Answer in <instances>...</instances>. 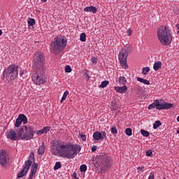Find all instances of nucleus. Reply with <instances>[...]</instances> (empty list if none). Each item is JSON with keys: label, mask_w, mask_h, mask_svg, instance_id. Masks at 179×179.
<instances>
[{"label": "nucleus", "mask_w": 179, "mask_h": 179, "mask_svg": "<svg viewBox=\"0 0 179 179\" xmlns=\"http://www.w3.org/2000/svg\"><path fill=\"white\" fill-rule=\"evenodd\" d=\"M176 27L178 29V30H179V24H177L176 25Z\"/></svg>", "instance_id": "3c124183"}, {"label": "nucleus", "mask_w": 179, "mask_h": 179, "mask_svg": "<svg viewBox=\"0 0 179 179\" xmlns=\"http://www.w3.org/2000/svg\"><path fill=\"white\" fill-rule=\"evenodd\" d=\"M162 62H157L154 64V70L155 71H159V69H162Z\"/></svg>", "instance_id": "f3484780"}, {"label": "nucleus", "mask_w": 179, "mask_h": 179, "mask_svg": "<svg viewBox=\"0 0 179 179\" xmlns=\"http://www.w3.org/2000/svg\"><path fill=\"white\" fill-rule=\"evenodd\" d=\"M23 71H20V76H22V75H23Z\"/></svg>", "instance_id": "603ef678"}, {"label": "nucleus", "mask_w": 179, "mask_h": 179, "mask_svg": "<svg viewBox=\"0 0 179 179\" xmlns=\"http://www.w3.org/2000/svg\"><path fill=\"white\" fill-rule=\"evenodd\" d=\"M36 173L37 172H36V171L31 169L28 179H33V177H34L36 176Z\"/></svg>", "instance_id": "c85d7f7f"}, {"label": "nucleus", "mask_w": 179, "mask_h": 179, "mask_svg": "<svg viewBox=\"0 0 179 179\" xmlns=\"http://www.w3.org/2000/svg\"><path fill=\"white\" fill-rule=\"evenodd\" d=\"M127 34L128 36H131L132 34V30L131 29L127 30Z\"/></svg>", "instance_id": "a18cd8bd"}, {"label": "nucleus", "mask_w": 179, "mask_h": 179, "mask_svg": "<svg viewBox=\"0 0 179 179\" xmlns=\"http://www.w3.org/2000/svg\"><path fill=\"white\" fill-rule=\"evenodd\" d=\"M91 61L92 64H97V59L96 57H92Z\"/></svg>", "instance_id": "58836bf2"}, {"label": "nucleus", "mask_w": 179, "mask_h": 179, "mask_svg": "<svg viewBox=\"0 0 179 179\" xmlns=\"http://www.w3.org/2000/svg\"><path fill=\"white\" fill-rule=\"evenodd\" d=\"M50 129H51V127L47 126V127H45L42 129V131L43 132V134H47V132H48V131H50Z\"/></svg>", "instance_id": "72a5a7b5"}, {"label": "nucleus", "mask_w": 179, "mask_h": 179, "mask_svg": "<svg viewBox=\"0 0 179 179\" xmlns=\"http://www.w3.org/2000/svg\"><path fill=\"white\" fill-rule=\"evenodd\" d=\"M6 136L7 139H10V141H16L17 139H19V136L13 129L7 131L6 133Z\"/></svg>", "instance_id": "f8f14e48"}, {"label": "nucleus", "mask_w": 179, "mask_h": 179, "mask_svg": "<svg viewBox=\"0 0 179 179\" xmlns=\"http://www.w3.org/2000/svg\"><path fill=\"white\" fill-rule=\"evenodd\" d=\"M100 161H101V171H106V170H108L110 167H111V158H110L107 155H102L100 157Z\"/></svg>", "instance_id": "9d476101"}, {"label": "nucleus", "mask_w": 179, "mask_h": 179, "mask_svg": "<svg viewBox=\"0 0 179 179\" xmlns=\"http://www.w3.org/2000/svg\"><path fill=\"white\" fill-rule=\"evenodd\" d=\"M66 39L55 38L53 42V52L55 54H58L59 51H62V50H64L65 47H66Z\"/></svg>", "instance_id": "0eeeda50"}, {"label": "nucleus", "mask_w": 179, "mask_h": 179, "mask_svg": "<svg viewBox=\"0 0 179 179\" xmlns=\"http://www.w3.org/2000/svg\"><path fill=\"white\" fill-rule=\"evenodd\" d=\"M148 179H155V173L151 172Z\"/></svg>", "instance_id": "ea45409f"}, {"label": "nucleus", "mask_w": 179, "mask_h": 179, "mask_svg": "<svg viewBox=\"0 0 179 179\" xmlns=\"http://www.w3.org/2000/svg\"><path fill=\"white\" fill-rule=\"evenodd\" d=\"M31 160H36V158H34V152H31L29 158L25 162L23 169L17 173V178H22V177H24V176L27 174V171H29L30 166H31V163H33Z\"/></svg>", "instance_id": "423d86ee"}, {"label": "nucleus", "mask_w": 179, "mask_h": 179, "mask_svg": "<svg viewBox=\"0 0 179 179\" xmlns=\"http://www.w3.org/2000/svg\"><path fill=\"white\" fill-rule=\"evenodd\" d=\"M22 119L20 118V115L18 116V117L15 120V127L16 128H19V127H20V125H22Z\"/></svg>", "instance_id": "a211bd4d"}, {"label": "nucleus", "mask_w": 179, "mask_h": 179, "mask_svg": "<svg viewBox=\"0 0 179 179\" xmlns=\"http://www.w3.org/2000/svg\"><path fill=\"white\" fill-rule=\"evenodd\" d=\"M128 54H131V48L127 46H124L119 53V61L124 69H127L128 68V64H127Z\"/></svg>", "instance_id": "39448f33"}, {"label": "nucleus", "mask_w": 179, "mask_h": 179, "mask_svg": "<svg viewBox=\"0 0 179 179\" xmlns=\"http://www.w3.org/2000/svg\"><path fill=\"white\" fill-rule=\"evenodd\" d=\"M177 134H179V128H178V130H177Z\"/></svg>", "instance_id": "4d7b16f0"}, {"label": "nucleus", "mask_w": 179, "mask_h": 179, "mask_svg": "<svg viewBox=\"0 0 179 179\" xmlns=\"http://www.w3.org/2000/svg\"><path fill=\"white\" fill-rule=\"evenodd\" d=\"M29 28L33 30V29H34V27L33 25L32 26H29Z\"/></svg>", "instance_id": "09e8293b"}, {"label": "nucleus", "mask_w": 179, "mask_h": 179, "mask_svg": "<svg viewBox=\"0 0 179 179\" xmlns=\"http://www.w3.org/2000/svg\"><path fill=\"white\" fill-rule=\"evenodd\" d=\"M177 121L179 122V116L177 117Z\"/></svg>", "instance_id": "6e6d98bb"}, {"label": "nucleus", "mask_w": 179, "mask_h": 179, "mask_svg": "<svg viewBox=\"0 0 179 179\" xmlns=\"http://www.w3.org/2000/svg\"><path fill=\"white\" fill-rule=\"evenodd\" d=\"M52 153L56 155L59 153L62 157L66 159H73L79 152H80V145H61L58 141L53 143L51 145Z\"/></svg>", "instance_id": "f03ea898"}, {"label": "nucleus", "mask_w": 179, "mask_h": 179, "mask_svg": "<svg viewBox=\"0 0 179 179\" xmlns=\"http://www.w3.org/2000/svg\"><path fill=\"white\" fill-rule=\"evenodd\" d=\"M161 125H162V122H160L159 120H157L153 124V129H157V128H159V127H160Z\"/></svg>", "instance_id": "b1692460"}, {"label": "nucleus", "mask_w": 179, "mask_h": 179, "mask_svg": "<svg viewBox=\"0 0 179 179\" xmlns=\"http://www.w3.org/2000/svg\"><path fill=\"white\" fill-rule=\"evenodd\" d=\"M109 82L108 80H104L101 83L99 87H101L102 89H104V87H107V85H108Z\"/></svg>", "instance_id": "bb28decb"}, {"label": "nucleus", "mask_w": 179, "mask_h": 179, "mask_svg": "<svg viewBox=\"0 0 179 179\" xmlns=\"http://www.w3.org/2000/svg\"><path fill=\"white\" fill-rule=\"evenodd\" d=\"M38 167V164L34 163V164L32 166L31 170H34V171L37 172V169Z\"/></svg>", "instance_id": "c9c22d12"}, {"label": "nucleus", "mask_w": 179, "mask_h": 179, "mask_svg": "<svg viewBox=\"0 0 179 179\" xmlns=\"http://www.w3.org/2000/svg\"><path fill=\"white\" fill-rule=\"evenodd\" d=\"M42 2H47V0H41Z\"/></svg>", "instance_id": "5fc2aeb1"}, {"label": "nucleus", "mask_w": 179, "mask_h": 179, "mask_svg": "<svg viewBox=\"0 0 179 179\" xmlns=\"http://www.w3.org/2000/svg\"><path fill=\"white\" fill-rule=\"evenodd\" d=\"M96 150H97V147L96 145H94L92 148V152H96Z\"/></svg>", "instance_id": "49530a36"}, {"label": "nucleus", "mask_w": 179, "mask_h": 179, "mask_svg": "<svg viewBox=\"0 0 179 179\" xmlns=\"http://www.w3.org/2000/svg\"><path fill=\"white\" fill-rule=\"evenodd\" d=\"M88 72H89V71H88L87 70H85V75H86V76H87Z\"/></svg>", "instance_id": "8fccbe9b"}, {"label": "nucleus", "mask_w": 179, "mask_h": 179, "mask_svg": "<svg viewBox=\"0 0 179 179\" xmlns=\"http://www.w3.org/2000/svg\"><path fill=\"white\" fill-rule=\"evenodd\" d=\"M37 135H43V134H44V132L43 131V129L39 130L38 131H36Z\"/></svg>", "instance_id": "37998d69"}, {"label": "nucleus", "mask_w": 179, "mask_h": 179, "mask_svg": "<svg viewBox=\"0 0 179 179\" xmlns=\"http://www.w3.org/2000/svg\"><path fill=\"white\" fill-rule=\"evenodd\" d=\"M80 138H81L82 141H86V135L81 134Z\"/></svg>", "instance_id": "a19ab883"}, {"label": "nucleus", "mask_w": 179, "mask_h": 179, "mask_svg": "<svg viewBox=\"0 0 179 179\" xmlns=\"http://www.w3.org/2000/svg\"><path fill=\"white\" fill-rule=\"evenodd\" d=\"M150 71V69L149 67H144L142 70L143 75H148V72Z\"/></svg>", "instance_id": "7c9ffc66"}, {"label": "nucleus", "mask_w": 179, "mask_h": 179, "mask_svg": "<svg viewBox=\"0 0 179 179\" xmlns=\"http://www.w3.org/2000/svg\"><path fill=\"white\" fill-rule=\"evenodd\" d=\"M145 155L148 157L153 156V151L152 150H147Z\"/></svg>", "instance_id": "f704fd0d"}, {"label": "nucleus", "mask_w": 179, "mask_h": 179, "mask_svg": "<svg viewBox=\"0 0 179 179\" xmlns=\"http://www.w3.org/2000/svg\"><path fill=\"white\" fill-rule=\"evenodd\" d=\"M177 33H178V34H179V29H178V31H177Z\"/></svg>", "instance_id": "13d9d810"}, {"label": "nucleus", "mask_w": 179, "mask_h": 179, "mask_svg": "<svg viewBox=\"0 0 179 179\" xmlns=\"http://www.w3.org/2000/svg\"><path fill=\"white\" fill-rule=\"evenodd\" d=\"M35 134L36 131L32 127L22 126L17 131L18 138H20L22 141L33 139Z\"/></svg>", "instance_id": "20e7f679"}, {"label": "nucleus", "mask_w": 179, "mask_h": 179, "mask_svg": "<svg viewBox=\"0 0 179 179\" xmlns=\"http://www.w3.org/2000/svg\"><path fill=\"white\" fill-rule=\"evenodd\" d=\"M45 60V57L41 52L36 54V58L34 59L33 69L34 73L32 74L31 79L35 85H43L47 82L44 67H43Z\"/></svg>", "instance_id": "f257e3e1"}, {"label": "nucleus", "mask_w": 179, "mask_h": 179, "mask_svg": "<svg viewBox=\"0 0 179 179\" xmlns=\"http://www.w3.org/2000/svg\"><path fill=\"white\" fill-rule=\"evenodd\" d=\"M125 134L127 136H131L132 135V129L131 128L126 129Z\"/></svg>", "instance_id": "2f4dec72"}, {"label": "nucleus", "mask_w": 179, "mask_h": 179, "mask_svg": "<svg viewBox=\"0 0 179 179\" xmlns=\"http://www.w3.org/2000/svg\"><path fill=\"white\" fill-rule=\"evenodd\" d=\"M158 40L162 45H170L173 41V36L166 26L159 27L157 31Z\"/></svg>", "instance_id": "7ed1b4c3"}, {"label": "nucleus", "mask_w": 179, "mask_h": 179, "mask_svg": "<svg viewBox=\"0 0 179 179\" xmlns=\"http://www.w3.org/2000/svg\"><path fill=\"white\" fill-rule=\"evenodd\" d=\"M62 166H61V162H56L55 166H54V170H58V169H61Z\"/></svg>", "instance_id": "473e14b6"}, {"label": "nucleus", "mask_w": 179, "mask_h": 179, "mask_svg": "<svg viewBox=\"0 0 179 179\" xmlns=\"http://www.w3.org/2000/svg\"><path fill=\"white\" fill-rule=\"evenodd\" d=\"M86 170H87V166H86V164H83L80 166V171L81 173H85Z\"/></svg>", "instance_id": "cd10ccee"}, {"label": "nucleus", "mask_w": 179, "mask_h": 179, "mask_svg": "<svg viewBox=\"0 0 179 179\" xmlns=\"http://www.w3.org/2000/svg\"><path fill=\"white\" fill-rule=\"evenodd\" d=\"M136 79H137L138 82H141V83H143L144 85H150V81H149L146 79L142 78L141 77H137Z\"/></svg>", "instance_id": "2eb2a0df"}, {"label": "nucleus", "mask_w": 179, "mask_h": 179, "mask_svg": "<svg viewBox=\"0 0 179 179\" xmlns=\"http://www.w3.org/2000/svg\"><path fill=\"white\" fill-rule=\"evenodd\" d=\"M111 134L113 135H117L118 131L117 130V127L115 126H113L110 129Z\"/></svg>", "instance_id": "c756f323"}, {"label": "nucleus", "mask_w": 179, "mask_h": 179, "mask_svg": "<svg viewBox=\"0 0 179 179\" xmlns=\"http://www.w3.org/2000/svg\"><path fill=\"white\" fill-rule=\"evenodd\" d=\"M80 41H83V43H84L85 41H86V33L83 32L80 34Z\"/></svg>", "instance_id": "a878e982"}, {"label": "nucleus", "mask_w": 179, "mask_h": 179, "mask_svg": "<svg viewBox=\"0 0 179 179\" xmlns=\"http://www.w3.org/2000/svg\"><path fill=\"white\" fill-rule=\"evenodd\" d=\"M119 83L120 85H125L127 83V78L124 76H121L119 78Z\"/></svg>", "instance_id": "412c9836"}, {"label": "nucleus", "mask_w": 179, "mask_h": 179, "mask_svg": "<svg viewBox=\"0 0 179 179\" xmlns=\"http://www.w3.org/2000/svg\"><path fill=\"white\" fill-rule=\"evenodd\" d=\"M101 134V139H105L106 136H107V133H106V131H102Z\"/></svg>", "instance_id": "4c0bfd02"}, {"label": "nucleus", "mask_w": 179, "mask_h": 179, "mask_svg": "<svg viewBox=\"0 0 179 179\" xmlns=\"http://www.w3.org/2000/svg\"><path fill=\"white\" fill-rule=\"evenodd\" d=\"M86 80H89V79H90V76L89 75L86 76Z\"/></svg>", "instance_id": "de8ad7c7"}, {"label": "nucleus", "mask_w": 179, "mask_h": 179, "mask_svg": "<svg viewBox=\"0 0 179 179\" xmlns=\"http://www.w3.org/2000/svg\"><path fill=\"white\" fill-rule=\"evenodd\" d=\"M28 25L29 26H34V24H36V20H34V18H28Z\"/></svg>", "instance_id": "aec40b11"}, {"label": "nucleus", "mask_w": 179, "mask_h": 179, "mask_svg": "<svg viewBox=\"0 0 179 179\" xmlns=\"http://www.w3.org/2000/svg\"><path fill=\"white\" fill-rule=\"evenodd\" d=\"M68 94H69V91H65L64 94H63V96L60 101V103H62L64 101H65V100H66V97H68Z\"/></svg>", "instance_id": "4be33fe9"}, {"label": "nucleus", "mask_w": 179, "mask_h": 179, "mask_svg": "<svg viewBox=\"0 0 179 179\" xmlns=\"http://www.w3.org/2000/svg\"><path fill=\"white\" fill-rule=\"evenodd\" d=\"M8 159L9 157H8V153H6V151H0V164H1L3 167H5V166H6Z\"/></svg>", "instance_id": "9b49d317"}, {"label": "nucleus", "mask_w": 179, "mask_h": 179, "mask_svg": "<svg viewBox=\"0 0 179 179\" xmlns=\"http://www.w3.org/2000/svg\"><path fill=\"white\" fill-rule=\"evenodd\" d=\"M127 89H128V87H127L126 85L122 87H115V90L118 92V93H125V92H127Z\"/></svg>", "instance_id": "ddd939ff"}, {"label": "nucleus", "mask_w": 179, "mask_h": 179, "mask_svg": "<svg viewBox=\"0 0 179 179\" xmlns=\"http://www.w3.org/2000/svg\"><path fill=\"white\" fill-rule=\"evenodd\" d=\"M65 72H67L68 73L72 72V69H71V66H65Z\"/></svg>", "instance_id": "e433bc0d"}, {"label": "nucleus", "mask_w": 179, "mask_h": 179, "mask_svg": "<svg viewBox=\"0 0 179 179\" xmlns=\"http://www.w3.org/2000/svg\"><path fill=\"white\" fill-rule=\"evenodd\" d=\"M45 151V147H44V145H41L38 150V154L43 155Z\"/></svg>", "instance_id": "5701e85b"}, {"label": "nucleus", "mask_w": 179, "mask_h": 179, "mask_svg": "<svg viewBox=\"0 0 179 179\" xmlns=\"http://www.w3.org/2000/svg\"><path fill=\"white\" fill-rule=\"evenodd\" d=\"M17 69L19 66L15 64L10 65L7 69L4 71L6 78H10V80H15L17 78Z\"/></svg>", "instance_id": "6e6552de"}, {"label": "nucleus", "mask_w": 179, "mask_h": 179, "mask_svg": "<svg viewBox=\"0 0 179 179\" xmlns=\"http://www.w3.org/2000/svg\"><path fill=\"white\" fill-rule=\"evenodd\" d=\"M20 118L21 119V121L23 122L24 125H26V124H27V117H26V115H24V114H20Z\"/></svg>", "instance_id": "6ab92c4d"}, {"label": "nucleus", "mask_w": 179, "mask_h": 179, "mask_svg": "<svg viewBox=\"0 0 179 179\" xmlns=\"http://www.w3.org/2000/svg\"><path fill=\"white\" fill-rule=\"evenodd\" d=\"M0 36H2V30L0 29Z\"/></svg>", "instance_id": "864d4df0"}, {"label": "nucleus", "mask_w": 179, "mask_h": 179, "mask_svg": "<svg viewBox=\"0 0 179 179\" xmlns=\"http://www.w3.org/2000/svg\"><path fill=\"white\" fill-rule=\"evenodd\" d=\"M85 12H92V13H96L97 12V8L94 6H88L84 9Z\"/></svg>", "instance_id": "4468645a"}, {"label": "nucleus", "mask_w": 179, "mask_h": 179, "mask_svg": "<svg viewBox=\"0 0 179 179\" xmlns=\"http://www.w3.org/2000/svg\"><path fill=\"white\" fill-rule=\"evenodd\" d=\"M77 173L76 172H74L72 175L73 179H79V178L76 177Z\"/></svg>", "instance_id": "79ce46f5"}, {"label": "nucleus", "mask_w": 179, "mask_h": 179, "mask_svg": "<svg viewBox=\"0 0 179 179\" xmlns=\"http://www.w3.org/2000/svg\"><path fill=\"white\" fill-rule=\"evenodd\" d=\"M93 138L95 141H100L101 139V133L99 131H96L93 134Z\"/></svg>", "instance_id": "dca6fc26"}, {"label": "nucleus", "mask_w": 179, "mask_h": 179, "mask_svg": "<svg viewBox=\"0 0 179 179\" xmlns=\"http://www.w3.org/2000/svg\"><path fill=\"white\" fill-rule=\"evenodd\" d=\"M173 107L172 103H168L164 102V103H160L159 99H156L154 102L148 106V110H152V108H157V110H169Z\"/></svg>", "instance_id": "1a4fd4ad"}, {"label": "nucleus", "mask_w": 179, "mask_h": 179, "mask_svg": "<svg viewBox=\"0 0 179 179\" xmlns=\"http://www.w3.org/2000/svg\"><path fill=\"white\" fill-rule=\"evenodd\" d=\"M141 135H143V136H145V138H148V136H149V135H150V133H149V131L143 130V129H141Z\"/></svg>", "instance_id": "393cba45"}, {"label": "nucleus", "mask_w": 179, "mask_h": 179, "mask_svg": "<svg viewBox=\"0 0 179 179\" xmlns=\"http://www.w3.org/2000/svg\"><path fill=\"white\" fill-rule=\"evenodd\" d=\"M142 169H145V166L138 167V173H141V171H142Z\"/></svg>", "instance_id": "c03bdc74"}]
</instances>
